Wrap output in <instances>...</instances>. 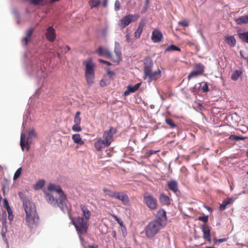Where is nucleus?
Returning a JSON list of instances; mask_svg holds the SVG:
<instances>
[{"label":"nucleus","mask_w":248,"mask_h":248,"mask_svg":"<svg viewBox=\"0 0 248 248\" xmlns=\"http://www.w3.org/2000/svg\"><path fill=\"white\" fill-rule=\"evenodd\" d=\"M49 192L45 191L46 201L53 206L59 207L62 210L66 207V197L61 186L49 184L47 186Z\"/></svg>","instance_id":"1"},{"label":"nucleus","mask_w":248,"mask_h":248,"mask_svg":"<svg viewBox=\"0 0 248 248\" xmlns=\"http://www.w3.org/2000/svg\"><path fill=\"white\" fill-rule=\"evenodd\" d=\"M23 205L26 214L28 226L32 229L38 224L39 221V217L36 213V206L34 203L27 201H23Z\"/></svg>","instance_id":"2"},{"label":"nucleus","mask_w":248,"mask_h":248,"mask_svg":"<svg viewBox=\"0 0 248 248\" xmlns=\"http://www.w3.org/2000/svg\"><path fill=\"white\" fill-rule=\"evenodd\" d=\"M73 224L81 238V235L87 233L89 227V221L82 217H77L71 219Z\"/></svg>","instance_id":"3"},{"label":"nucleus","mask_w":248,"mask_h":248,"mask_svg":"<svg viewBox=\"0 0 248 248\" xmlns=\"http://www.w3.org/2000/svg\"><path fill=\"white\" fill-rule=\"evenodd\" d=\"M85 66V76L88 85H92L94 82L95 78V64L91 59H88L84 62Z\"/></svg>","instance_id":"4"},{"label":"nucleus","mask_w":248,"mask_h":248,"mask_svg":"<svg viewBox=\"0 0 248 248\" xmlns=\"http://www.w3.org/2000/svg\"><path fill=\"white\" fill-rule=\"evenodd\" d=\"M164 227L161 223L156 221H152L145 227L144 231L146 237L153 238Z\"/></svg>","instance_id":"5"},{"label":"nucleus","mask_w":248,"mask_h":248,"mask_svg":"<svg viewBox=\"0 0 248 248\" xmlns=\"http://www.w3.org/2000/svg\"><path fill=\"white\" fill-rule=\"evenodd\" d=\"M37 135L34 129H31L29 132V135L26 138V135L22 133L20 136V145L23 151L25 150L28 151L30 147V144L31 143V140L32 138H36Z\"/></svg>","instance_id":"6"},{"label":"nucleus","mask_w":248,"mask_h":248,"mask_svg":"<svg viewBox=\"0 0 248 248\" xmlns=\"http://www.w3.org/2000/svg\"><path fill=\"white\" fill-rule=\"evenodd\" d=\"M140 16L138 14L131 15L129 14L123 17L118 24V26L121 29H124L129 25L132 22H134L138 20Z\"/></svg>","instance_id":"7"},{"label":"nucleus","mask_w":248,"mask_h":248,"mask_svg":"<svg viewBox=\"0 0 248 248\" xmlns=\"http://www.w3.org/2000/svg\"><path fill=\"white\" fill-rule=\"evenodd\" d=\"M143 200L145 204L150 209L155 210L157 208V200L152 195L145 193L143 196Z\"/></svg>","instance_id":"8"},{"label":"nucleus","mask_w":248,"mask_h":248,"mask_svg":"<svg viewBox=\"0 0 248 248\" xmlns=\"http://www.w3.org/2000/svg\"><path fill=\"white\" fill-rule=\"evenodd\" d=\"M117 132V129L113 127H110L109 129L105 130L103 135V140L106 143L110 145L113 141V136Z\"/></svg>","instance_id":"9"},{"label":"nucleus","mask_w":248,"mask_h":248,"mask_svg":"<svg viewBox=\"0 0 248 248\" xmlns=\"http://www.w3.org/2000/svg\"><path fill=\"white\" fill-rule=\"evenodd\" d=\"M154 221H157L158 222L161 223V225L164 227L166 225L167 221L165 211L163 209H160L157 212L156 215V219L154 220Z\"/></svg>","instance_id":"10"},{"label":"nucleus","mask_w":248,"mask_h":248,"mask_svg":"<svg viewBox=\"0 0 248 248\" xmlns=\"http://www.w3.org/2000/svg\"><path fill=\"white\" fill-rule=\"evenodd\" d=\"M95 53L100 56H103L109 59L112 58V54L110 50L108 48L104 46H99L95 50Z\"/></svg>","instance_id":"11"},{"label":"nucleus","mask_w":248,"mask_h":248,"mask_svg":"<svg viewBox=\"0 0 248 248\" xmlns=\"http://www.w3.org/2000/svg\"><path fill=\"white\" fill-rule=\"evenodd\" d=\"M114 53L115 56H113L112 55V58L111 60L115 62H120L122 59V53L120 44L117 42H116L115 44Z\"/></svg>","instance_id":"12"},{"label":"nucleus","mask_w":248,"mask_h":248,"mask_svg":"<svg viewBox=\"0 0 248 248\" xmlns=\"http://www.w3.org/2000/svg\"><path fill=\"white\" fill-rule=\"evenodd\" d=\"M145 78H148V82H151L153 81L156 80L161 77V71L158 69L154 72L151 71L148 74H144Z\"/></svg>","instance_id":"13"},{"label":"nucleus","mask_w":248,"mask_h":248,"mask_svg":"<svg viewBox=\"0 0 248 248\" xmlns=\"http://www.w3.org/2000/svg\"><path fill=\"white\" fill-rule=\"evenodd\" d=\"M151 39L154 43L161 42L163 39L162 33L157 29L154 30L152 33Z\"/></svg>","instance_id":"14"},{"label":"nucleus","mask_w":248,"mask_h":248,"mask_svg":"<svg viewBox=\"0 0 248 248\" xmlns=\"http://www.w3.org/2000/svg\"><path fill=\"white\" fill-rule=\"evenodd\" d=\"M46 36L47 39L51 42H53L56 39L55 31L54 28L50 26L46 31Z\"/></svg>","instance_id":"15"},{"label":"nucleus","mask_w":248,"mask_h":248,"mask_svg":"<svg viewBox=\"0 0 248 248\" xmlns=\"http://www.w3.org/2000/svg\"><path fill=\"white\" fill-rule=\"evenodd\" d=\"M153 62L150 58H146L144 61V74H148L152 71Z\"/></svg>","instance_id":"16"},{"label":"nucleus","mask_w":248,"mask_h":248,"mask_svg":"<svg viewBox=\"0 0 248 248\" xmlns=\"http://www.w3.org/2000/svg\"><path fill=\"white\" fill-rule=\"evenodd\" d=\"M202 229L203 232V237L209 242H211L210 228L206 225H203L202 226Z\"/></svg>","instance_id":"17"},{"label":"nucleus","mask_w":248,"mask_h":248,"mask_svg":"<svg viewBox=\"0 0 248 248\" xmlns=\"http://www.w3.org/2000/svg\"><path fill=\"white\" fill-rule=\"evenodd\" d=\"M116 199L122 201L123 204L128 206L129 205V200L127 194L123 192H118Z\"/></svg>","instance_id":"18"},{"label":"nucleus","mask_w":248,"mask_h":248,"mask_svg":"<svg viewBox=\"0 0 248 248\" xmlns=\"http://www.w3.org/2000/svg\"><path fill=\"white\" fill-rule=\"evenodd\" d=\"M167 186L170 190L173 191L176 194L179 193L178 183L175 180H171L169 181L167 183Z\"/></svg>","instance_id":"19"},{"label":"nucleus","mask_w":248,"mask_h":248,"mask_svg":"<svg viewBox=\"0 0 248 248\" xmlns=\"http://www.w3.org/2000/svg\"><path fill=\"white\" fill-rule=\"evenodd\" d=\"M109 145L104 140L101 138L97 139L94 143V147L97 150H101Z\"/></svg>","instance_id":"20"},{"label":"nucleus","mask_w":248,"mask_h":248,"mask_svg":"<svg viewBox=\"0 0 248 248\" xmlns=\"http://www.w3.org/2000/svg\"><path fill=\"white\" fill-rule=\"evenodd\" d=\"M141 85L140 83H139L136 84L134 86H132L131 85H128L127 87V90L124 92V95L127 96L130 93H133L136 92L140 88Z\"/></svg>","instance_id":"21"},{"label":"nucleus","mask_w":248,"mask_h":248,"mask_svg":"<svg viewBox=\"0 0 248 248\" xmlns=\"http://www.w3.org/2000/svg\"><path fill=\"white\" fill-rule=\"evenodd\" d=\"M145 26V22L143 21H140L139 22L138 29L134 32V37L136 39L140 38V35L143 31L144 27Z\"/></svg>","instance_id":"22"},{"label":"nucleus","mask_w":248,"mask_h":248,"mask_svg":"<svg viewBox=\"0 0 248 248\" xmlns=\"http://www.w3.org/2000/svg\"><path fill=\"white\" fill-rule=\"evenodd\" d=\"M80 207L82 212V217L89 220L91 216V212H90V210L86 206L83 204L80 205Z\"/></svg>","instance_id":"23"},{"label":"nucleus","mask_w":248,"mask_h":248,"mask_svg":"<svg viewBox=\"0 0 248 248\" xmlns=\"http://www.w3.org/2000/svg\"><path fill=\"white\" fill-rule=\"evenodd\" d=\"M6 211H3V214H2V226L1 229V234L3 237V238H5V233L7 232V227H6Z\"/></svg>","instance_id":"24"},{"label":"nucleus","mask_w":248,"mask_h":248,"mask_svg":"<svg viewBox=\"0 0 248 248\" xmlns=\"http://www.w3.org/2000/svg\"><path fill=\"white\" fill-rule=\"evenodd\" d=\"M159 199L160 202L163 205H169L170 204V199L167 195H165V194H160Z\"/></svg>","instance_id":"25"},{"label":"nucleus","mask_w":248,"mask_h":248,"mask_svg":"<svg viewBox=\"0 0 248 248\" xmlns=\"http://www.w3.org/2000/svg\"><path fill=\"white\" fill-rule=\"evenodd\" d=\"M234 21L238 25L247 24L248 23V15L235 18Z\"/></svg>","instance_id":"26"},{"label":"nucleus","mask_w":248,"mask_h":248,"mask_svg":"<svg viewBox=\"0 0 248 248\" xmlns=\"http://www.w3.org/2000/svg\"><path fill=\"white\" fill-rule=\"evenodd\" d=\"M225 41L230 47H233L236 45V40L233 36H227Z\"/></svg>","instance_id":"27"},{"label":"nucleus","mask_w":248,"mask_h":248,"mask_svg":"<svg viewBox=\"0 0 248 248\" xmlns=\"http://www.w3.org/2000/svg\"><path fill=\"white\" fill-rule=\"evenodd\" d=\"M33 31V29L32 28H31L27 31L26 35L24 38H23L22 40L24 46H26L27 45L29 40L31 36Z\"/></svg>","instance_id":"28"},{"label":"nucleus","mask_w":248,"mask_h":248,"mask_svg":"<svg viewBox=\"0 0 248 248\" xmlns=\"http://www.w3.org/2000/svg\"><path fill=\"white\" fill-rule=\"evenodd\" d=\"M72 138L74 142L77 144H78L79 145H82L84 144V141L82 140L80 135L78 134H74L72 136Z\"/></svg>","instance_id":"29"},{"label":"nucleus","mask_w":248,"mask_h":248,"mask_svg":"<svg viewBox=\"0 0 248 248\" xmlns=\"http://www.w3.org/2000/svg\"><path fill=\"white\" fill-rule=\"evenodd\" d=\"M103 191L108 196L110 197L115 198H116L118 193L115 191H113L110 189H108L106 187L104 188L103 189Z\"/></svg>","instance_id":"30"},{"label":"nucleus","mask_w":248,"mask_h":248,"mask_svg":"<svg viewBox=\"0 0 248 248\" xmlns=\"http://www.w3.org/2000/svg\"><path fill=\"white\" fill-rule=\"evenodd\" d=\"M31 4L34 5L44 6L47 3L46 0H28Z\"/></svg>","instance_id":"31"},{"label":"nucleus","mask_w":248,"mask_h":248,"mask_svg":"<svg viewBox=\"0 0 248 248\" xmlns=\"http://www.w3.org/2000/svg\"><path fill=\"white\" fill-rule=\"evenodd\" d=\"M242 75V72L240 70H235L233 72L231 76V79L233 81L237 80Z\"/></svg>","instance_id":"32"},{"label":"nucleus","mask_w":248,"mask_h":248,"mask_svg":"<svg viewBox=\"0 0 248 248\" xmlns=\"http://www.w3.org/2000/svg\"><path fill=\"white\" fill-rule=\"evenodd\" d=\"M194 68L195 71H198L202 75L204 72V66L201 63H196L194 66Z\"/></svg>","instance_id":"33"},{"label":"nucleus","mask_w":248,"mask_h":248,"mask_svg":"<svg viewBox=\"0 0 248 248\" xmlns=\"http://www.w3.org/2000/svg\"><path fill=\"white\" fill-rule=\"evenodd\" d=\"M238 36L242 41L248 44V31L239 33Z\"/></svg>","instance_id":"34"},{"label":"nucleus","mask_w":248,"mask_h":248,"mask_svg":"<svg viewBox=\"0 0 248 248\" xmlns=\"http://www.w3.org/2000/svg\"><path fill=\"white\" fill-rule=\"evenodd\" d=\"M89 3L91 6V9L97 7L101 4V0H90Z\"/></svg>","instance_id":"35"},{"label":"nucleus","mask_w":248,"mask_h":248,"mask_svg":"<svg viewBox=\"0 0 248 248\" xmlns=\"http://www.w3.org/2000/svg\"><path fill=\"white\" fill-rule=\"evenodd\" d=\"M45 183L44 180H39L34 186V188L35 190H39L44 186Z\"/></svg>","instance_id":"36"},{"label":"nucleus","mask_w":248,"mask_h":248,"mask_svg":"<svg viewBox=\"0 0 248 248\" xmlns=\"http://www.w3.org/2000/svg\"><path fill=\"white\" fill-rule=\"evenodd\" d=\"M165 51L166 52L172 51H180L181 49L179 47H178V46H177L174 45H171L170 46H169L168 47H167L165 49Z\"/></svg>","instance_id":"37"},{"label":"nucleus","mask_w":248,"mask_h":248,"mask_svg":"<svg viewBox=\"0 0 248 248\" xmlns=\"http://www.w3.org/2000/svg\"><path fill=\"white\" fill-rule=\"evenodd\" d=\"M80 112L79 111L76 112L74 120L75 124H80L81 122V118L80 117Z\"/></svg>","instance_id":"38"},{"label":"nucleus","mask_w":248,"mask_h":248,"mask_svg":"<svg viewBox=\"0 0 248 248\" xmlns=\"http://www.w3.org/2000/svg\"><path fill=\"white\" fill-rule=\"evenodd\" d=\"M165 122L171 128H176L177 126L173 123V121L170 118H167Z\"/></svg>","instance_id":"39"},{"label":"nucleus","mask_w":248,"mask_h":248,"mask_svg":"<svg viewBox=\"0 0 248 248\" xmlns=\"http://www.w3.org/2000/svg\"><path fill=\"white\" fill-rule=\"evenodd\" d=\"M201 75L202 74L199 73L198 71H196L194 70L189 74V75L187 77V78L188 79H190L192 78L196 77Z\"/></svg>","instance_id":"40"},{"label":"nucleus","mask_w":248,"mask_h":248,"mask_svg":"<svg viewBox=\"0 0 248 248\" xmlns=\"http://www.w3.org/2000/svg\"><path fill=\"white\" fill-rule=\"evenodd\" d=\"M247 139V137H244L242 136H238L234 135H232L230 136L229 139L231 140H244Z\"/></svg>","instance_id":"41"},{"label":"nucleus","mask_w":248,"mask_h":248,"mask_svg":"<svg viewBox=\"0 0 248 248\" xmlns=\"http://www.w3.org/2000/svg\"><path fill=\"white\" fill-rule=\"evenodd\" d=\"M21 171H22L21 168H19L16 170V172L15 173V174H14V176L13 177V179L14 180H16L20 176V175H21Z\"/></svg>","instance_id":"42"},{"label":"nucleus","mask_w":248,"mask_h":248,"mask_svg":"<svg viewBox=\"0 0 248 248\" xmlns=\"http://www.w3.org/2000/svg\"><path fill=\"white\" fill-rule=\"evenodd\" d=\"M227 240V239L226 238L221 239H217L216 238H215L214 239V241L215 245H218L220 243L226 241Z\"/></svg>","instance_id":"43"},{"label":"nucleus","mask_w":248,"mask_h":248,"mask_svg":"<svg viewBox=\"0 0 248 248\" xmlns=\"http://www.w3.org/2000/svg\"><path fill=\"white\" fill-rule=\"evenodd\" d=\"M72 130L75 132H80L82 129L80 124H74L72 126Z\"/></svg>","instance_id":"44"},{"label":"nucleus","mask_w":248,"mask_h":248,"mask_svg":"<svg viewBox=\"0 0 248 248\" xmlns=\"http://www.w3.org/2000/svg\"><path fill=\"white\" fill-rule=\"evenodd\" d=\"M107 75L110 80H113L114 77L115 76V73L111 71L108 70L107 71Z\"/></svg>","instance_id":"45"},{"label":"nucleus","mask_w":248,"mask_h":248,"mask_svg":"<svg viewBox=\"0 0 248 248\" xmlns=\"http://www.w3.org/2000/svg\"><path fill=\"white\" fill-rule=\"evenodd\" d=\"M60 49L62 50V52H64L65 53H66L70 50V47L68 46H60Z\"/></svg>","instance_id":"46"},{"label":"nucleus","mask_w":248,"mask_h":248,"mask_svg":"<svg viewBox=\"0 0 248 248\" xmlns=\"http://www.w3.org/2000/svg\"><path fill=\"white\" fill-rule=\"evenodd\" d=\"M178 24L182 27H186L189 25L188 21L186 20H182L178 22Z\"/></svg>","instance_id":"47"},{"label":"nucleus","mask_w":248,"mask_h":248,"mask_svg":"<svg viewBox=\"0 0 248 248\" xmlns=\"http://www.w3.org/2000/svg\"><path fill=\"white\" fill-rule=\"evenodd\" d=\"M200 87V86H197L196 85L194 87L190 88V90L192 93L195 94L199 91Z\"/></svg>","instance_id":"48"},{"label":"nucleus","mask_w":248,"mask_h":248,"mask_svg":"<svg viewBox=\"0 0 248 248\" xmlns=\"http://www.w3.org/2000/svg\"><path fill=\"white\" fill-rule=\"evenodd\" d=\"M198 219L204 223H207L208 221V216H201L198 217Z\"/></svg>","instance_id":"49"},{"label":"nucleus","mask_w":248,"mask_h":248,"mask_svg":"<svg viewBox=\"0 0 248 248\" xmlns=\"http://www.w3.org/2000/svg\"><path fill=\"white\" fill-rule=\"evenodd\" d=\"M110 81H108L106 79H103L100 82V85L101 86L103 87L109 84Z\"/></svg>","instance_id":"50"},{"label":"nucleus","mask_w":248,"mask_h":248,"mask_svg":"<svg viewBox=\"0 0 248 248\" xmlns=\"http://www.w3.org/2000/svg\"><path fill=\"white\" fill-rule=\"evenodd\" d=\"M120 8V2L118 0H116L114 4V9L116 11H118Z\"/></svg>","instance_id":"51"},{"label":"nucleus","mask_w":248,"mask_h":248,"mask_svg":"<svg viewBox=\"0 0 248 248\" xmlns=\"http://www.w3.org/2000/svg\"><path fill=\"white\" fill-rule=\"evenodd\" d=\"M202 89L204 93L207 92L209 91L208 85L207 83L205 82L203 85L202 87Z\"/></svg>","instance_id":"52"},{"label":"nucleus","mask_w":248,"mask_h":248,"mask_svg":"<svg viewBox=\"0 0 248 248\" xmlns=\"http://www.w3.org/2000/svg\"><path fill=\"white\" fill-rule=\"evenodd\" d=\"M228 204H227V202H225V201H223L222 202V203L220 205L219 209L220 210L223 211L224 210Z\"/></svg>","instance_id":"53"},{"label":"nucleus","mask_w":248,"mask_h":248,"mask_svg":"<svg viewBox=\"0 0 248 248\" xmlns=\"http://www.w3.org/2000/svg\"><path fill=\"white\" fill-rule=\"evenodd\" d=\"M158 152H159V150H149L147 154V155H152L153 154H156Z\"/></svg>","instance_id":"54"},{"label":"nucleus","mask_w":248,"mask_h":248,"mask_svg":"<svg viewBox=\"0 0 248 248\" xmlns=\"http://www.w3.org/2000/svg\"><path fill=\"white\" fill-rule=\"evenodd\" d=\"M98 61L101 62V63H105V64H106L108 66H109V65H111V63L110 62H108V61H105V60H103L102 59H99L98 60Z\"/></svg>","instance_id":"55"},{"label":"nucleus","mask_w":248,"mask_h":248,"mask_svg":"<svg viewBox=\"0 0 248 248\" xmlns=\"http://www.w3.org/2000/svg\"><path fill=\"white\" fill-rule=\"evenodd\" d=\"M233 201H234V200L232 198H228L225 201V202H227V204L228 205L232 204L233 202Z\"/></svg>","instance_id":"56"},{"label":"nucleus","mask_w":248,"mask_h":248,"mask_svg":"<svg viewBox=\"0 0 248 248\" xmlns=\"http://www.w3.org/2000/svg\"><path fill=\"white\" fill-rule=\"evenodd\" d=\"M3 202H4V205L6 207V209L10 207L9 205L8 201L6 199H4Z\"/></svg>","instance_id":"57"},{"label":"nucleus","mask_w":248,"mask_h":248,"mask_svg":"<svg viewBox=\"0 0 248 248\" xmlns=\"http://www.w3.org/2000/svg\"><path fill=\"white\" fill-rule=\"evenodd\" d=\"M149 3V0H145V5H144V7H145V11H147V10L148 9Z\"/></svg>","instance_id":"58"},{"label":"nucleus","mask_w":248,"mask_h":248,"mask_svg":"<svg viewBox=\"0 0 248 248\" xmlns=\"http://www.w3.org/2000/svg\"><path fill=\"white\" fill-rule=\"evenodd\" d=\"M6 210H7V211L8 212V215L12 214V210H11L10 207L8 208H7Z\"/></svg>","instance_id":"59"},{"label":"nucleus","mask_w":248,"mask_h":248,"mask_svg":"<svg viewBox=\"0 0 248 248\" xmlns=\"http://www.w3.org/2000/svg\"><path fill=\"white\" fill-rule=\"evenodd\" d=\"M108 0H104L103 5L104 7H106L107 5Z\"/></svg>","instance_id":"60"},{"label":"nucleus","mask_w":248,"mask_h":248,"mask_svg":"<svg viewBox=\"0 0 248 248\" xmlns=\"http://www.w3.org/2000/svg\"><path fill=\"white\" fill-rule=\"evenodd\" d=\"M14 216L13 214L8 215V218L10 220H12L13 219Z\"/></svg>","instance_id":"61"},{"label":"nucleus","mask_w":248,"mask_h":248,"mask_svg":"<svg viewBox=\"0 0 248 248\" xmlns=\"http://www.w3.org/2000/svg\"><path fill=\"white\" fill-rule=\"evenodd\" d=\"M57 57L59 59H61V55L60 54V52H57Z\"/></svg>","instance_id":"62"},{"label":"nucleus","mask_w":248,"mask_h":248,"mask_svg":"<svg viewBox=\"0 0 248 248\" xmlns=\"http://www.w3.org/2000/svg\"><path fill=\"white\" fill-rule=\"evenodd\" d=\"M126 39L128 41V42H129V40H130V36L128 34H127L126 35Z\"/></svg>","instance_id":"63"},{"label":"nucleus","mask_w":248,"mask_h":248,"mask_svg":"<svg viewBox=\"0 0 248 248\" xmlns=\"http://www.w3.org/2000/svg\"><path fill=\"white\" fill-rule=\"evenodd\" d=\"M89 248H97V246H89Z\"/></svg>","instance_id":"64"}]
</instances>
